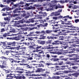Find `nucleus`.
Masks as SVG:
<instances>
[{
  "mask_svg": "<svg viewBox=\"0 0 79 79\" xmlns=\"http://www.w3.org/2000/svg\"><path fill=\"white\" fill-rule=\"evenodd\" d=\"M26 67H28L27 68H30V69H32V68L34 69L35 68V67L32 66H30L29 65H28L26 66Z\"/></svg>",
  "mask_w": 79,
  "mask_h": 79,
  "instance_id": "32",
  "label": "nucleus"
},
{
  "mask_svg": "<svg viewBox=\"0 0 79 79\" xmlns=\"http://www.w3.org/2000/svg\"><path fill=\"white\" fill-rule=\"evenodd\" d=\"M75 49H77V50H78L79 49V45H77L76 48H75Z\"/></svg>",
  "mask_w": 79,
  "mask_h": 79,
  "instance_id": "61",
  "label": "nucleus"
},
{
  "mask_svg": "<svg viewBox=\"0 0 79 79\" xmlns=\"http://www.w3.org/2000/svg\"><path fill=\"white\" fill-rule=\"evenodd\" d=\"M44 49H45V50L46 49H48L47 46H44V47L42 46V50H44Z\"/></svg>",
  "mask_w": 79,
  "mask_h": 79,
  "instance_id": "44",
  "label": "nucleus"
},
{
  "mask_svg": "<svg viewBox=\"0 0 79 79\" xmlns=\"http://www.w3.org/2000/svg\"><path fill=\"white\" fill-rule=\"evenodd\" d=\"M54 13L52 12V13L51 14V15L52 16H53V15H55V16H58V15H60V13H55V14H54Z\"/></svg>",
  "mask_w": 79,
  "mask_h": 79,
  "instance_id": "25",
  "label": "nucleus"
},
{
  "mask_svg": "<svg viewBox=\"0 0 79 79\" xmlns=\"http://www.w3.org/2000/svg\"><path fill=\"white\" fill-rule=\"evenodd\" d=\"M52 40H48V41L46 42V44H52Z\"/></svg>",
  "mask_w": 79,
  "mask_h": 79,
  "instance_id": "36",
  "label": "nucleus"
},
{
  "mask_svg": "<svg viewBox=\"0 0 79 79\" xmlns=\"http://www.w3.org/2000/svg\"><path fill=\"white\" fill-rule=\"evenodd\" d=\"M22 30H23V31H27V29H28V27H27L26 28H21Z\"/></svg>",
  "mask_w": 79,
  "mask_h": 79,
  "instance_id": "47",
  "label": "nucleus"
},
{
  "mask_svg": "<svg viewBox=\"0 0 79 79\" xmlns=\"http://www.w3.org/2000/svg\"><path fill=\"white\" fill-rule=\"evenodd\" d=\"M72 68L73 69H77L78 67H77V66H74Z\"/></svg>",
  "mask_w": 79,
  "mask_h": 79,
  "instance_id": "48",
  "label": "nucleus"
},
{
  "mask_svg": "<svg viewBox=\"0 0 79 79\" xmlns=\"http://www.w3.org/2000/svg\"><path fill=\"white\" fill-rule=\"evenodd\" d=\"M12 39L13 40H20L19 38L17 36L13 37Z\"/></svg>",
  "mask_w": 79,
  "mask_h": 79,
  "instance_id": "21",
  "label": "nucleus"
},
{
  "mask_svg": "<svg viewBox=\"0 0 79 79\" xmlns=\"http://www.w3.org/2000/svg\"><path fill=\"white\" fill-rule=\"evenodd\" d=\"M74 23V21L72 20V21H66L65 23V24L68 25H71L72 24V23Z\"/></svg>",
  "mask_w": 79,
  "mask_h": 79,
  "instance_id": "14",
  "label": "nucleus"
},
{
  "mask_svg": "<svg viewBox=\"0 0 79 79\" xmlns=\"http://www.w3.org/2000/svg\"><path fill=\"white\" fill-rule=\"evenodd\" d=\"M5 31V28H3L1 29V32H3Z\"/></svg>",
  "mask_w": 79,
  "mask_h": 79,
  "instance_id": "52",
  "label": "nucleus"
},
{
  "mask_svg": "<svg viewBox=\"0 0 79 79\" xmlns=\"http://www.w3.org/2000/svg\"><path fill=\"white\" fill-rule=\"evenodd\" d=\"M41 17V19H42V17H45V16H47V14L46 13H43L41 15H40Z\"/></svg>",
  "mask_w": 79,
  "mask_h": 79,
  "instance_id": "26",
  "label": "nucleus"
},
{
  "mask_svg": "<svg viewBox=\"0 0 79 79\" xmlns=\"http://www.w3.org/2000/svg\"><path fill=\"white\" fill-rule=\"evenodd\" d=\"M46 33L45 32V31H41V32H40V33L41 34H43L44 35H45V34Z\"/></svg>",
  "mask_w": 79,
  "mask_h": 79,
  "instance_id": "51",
  "label": "nucleus"
},
{
  "mask_svg": "<svg viewBox=\"0 0 79 79\" xmlns=\"http://www.w3.org/2000/svg\"><path fill=\"white\" fill-rule=\"evenodd\" d=\"M48 47V49H52V50H50V51L52 52V51H55V49H53L54 48H55V47H53V45L49 44Z\"/></svg>",
  "mask_w": 79,
  "mask_h": 79,
  "instance_id": "8",
  "label": "nucleus"
},
{
  "mask_svg": "<svg viewBox=\"0 0 79 79\" xmlns=\"http://www.w3.org/2000/svg\"><path fill=\"white\" fill-rule=\"evenodd\" d=\"M10 60V62H11V63L12 64H15V63H17V60H15L14 59L12 58H8Z\"/></svg>",
  "mask_w": 79,
  "mask_h": 79,
  "instance_id": "11",
  "label": "nucleus"
},
{
  "mask_svg": "<svg viewBox=\"0 0 79 79\" xmlns=\"http://www.w3.org/2000/svg\"><path fill=\"white\" fill-rule=\"evenodd\" d=\"M7 21L3 22L2 23L1 26L2 27H5V25L7 24H9V23H10V20H8Z\"/></svg>",
  "mask_w": 79,
  "mask_h": 79,
  "instance_id": "9",
  "label": "nucleus"
},
{
  "mask_svg": "<svg viewBox=\"0 0 79 79\" xmlns=\"http://www.w3.org/2000/svg\"><path fill=\"white\" fill-rule=\"evenodd\" d=\"M25 36L26 37H29L30 36H33V34L31 33L30 32L29 34L27 35H26Z\"/></svg>",
  "mask_w": 79,
  "mask_h": 79,
  "instance_id": "33",
  "label": "nucleus"
},
{
  "mask_svg": "<svg viewBox=\"0 0 79 79\" xmlns=\"http://www.w3.org/2000/svg\"><path fill=\"white\" fill-rule=\"evenodd\" d=\"M60 60V59L58 58H55L54 59V61H59Z\"/></svg>",
  "mask_w": 79,
  "mask_h": 79,
  "instance_id": "49",
  "label": "nucleus"
},
{
  "mask_svg": "<svg viewBox=\"0 0 79 79\" xmlns=\"http://www.w3.org/2000/svg\"><path fill=\"white\" fill-rule=\"evenodd\" d=\"M1 59H2V60H8V58L6 57H5L4 56H2L1 57Z\"/></svg>",
  "mask_w": 79,
  "mask_h": 79,
  "instance_id": "37",
  "label": "nucleus"
},
{
  "mask_svg": "<svg viewBox=\"0 0 79 79\" xmlns=\"http://www.w3.org/2000/svg\"><path fill=\"white\" fill-rule=\"evenodd\" d=\"M21 13V11H19V9H15V10L13 11V13Z\"/></svg>",
  "mask_w": 79,
  "mask_h": 79,
  "instance_id": "16",
  "label": "nucleus"
},
{
  "mask_svg": "<svg viewBox=\"0 0 79 79\" xmlns=\"http://www.w3.org/2000/svg\"><path fill=\"white\" fill-rule=\"evenodd\" d=\"M19 68H20V67H17V69L18 70H21V71H24V69H19Z\"/></svg>",
  "mask_w": 79,
  "mask_h": 79,
  "instance_id": "60",
  "label": "nucleus"
},
{
  "mask_svg": "<svg viewBox=\"0 0 79 79\" xmlns=\"http://www.w3.org/2000/svg\"><path fill=\"white\" fill-rule=\"evenodd\" d=\"M3 34L2 36L5 39H6V36H8V34L7 33H5L4 34Z\"/></svg>",
  "mask_w": 79,
  "mask_h": 79,
  "instance_id": "23",
  "label": "nucleus"
},
{
  "mask_svg": "<svg viewBox=\"0 0 79 79\" xmlns=\"http://www.w3.org/2000/svg\"><path fill=\"white\" fill-rule=\"evenodd\" d=\"M58 31H60V29H59V30H55L53 31V32H58Z\"/></svg>",
  "mask_w": 79,
  "mask_h": 79,
  "instance_id": "58",
  "label": "nucleus"
},
{
  "mask_svg": "<svg viewBox=\"0 0 79 79\" xmlns=\"http://www.w3.org/2000/svg\"><path fill=\"white\" fill-rule=\"evenodd\" d=\"M68 27H70L72 28L71 29V31H76L77 30H79V27H74L73 25H70V26H68Z\"/></svg>",
  "mask_w": 79,
  "mask_h": 79,
  "instance_id": "5",
  "label": "nucleus"
},
{
  "mask_svg": "<svg viewBox=\"0 0 79 79\" xmlns=\"http://www.w3.org/2000/svg\"><path fill=\"white\" fill-rule=\"evenodd\" d=\"M52 44V45H60V41L58 40L54 41Z\"/></svg>",
  "mask_w": 79,
  "mask_h": 79,
  "instance_id": "13",
  "label": "nucleus"
},
{
  "mask_svg": "<svg viewBox=\"0 0 79 79\" xmlns=\"http://www.w3.org/2000/svg\"><path fill=\"white\" fill-rule=\"evenodd\" d=\"M52 30H47L45 31V32L46 34H50L51 32H52Z\"/></svg>",
  "mask_w": 79,
  "mask_h": 79,
  "instance_id": "30",
  "label": "nucleus"
},
{
  "mask_svg": "<svg viewBox=\"0 0 79 79\" xmlns=\"http://www.w3.org/2000/svg\"><path fill=\"white\" fill-rule=\"evenodd\" d=\"M51 3H49L48 6V8L46 9L47 11L51 10V9L53 7L56 5V3H58V1L56 0H52L51 1Z\"/></svg>",
  "mask_w": 79,
  "mask_h": 79,
  "instance_id": "1",
  "label": "nucleus"
},
{
  "mask_svg": "<svg viewBox=\"0 0 79 79\" xmlns=\"http://www.w3.org/2000/svg\"><path fill=\"white\" fill-rule=\"evenodd\" d=\"M26 78V77L24 76H18L17 77V79H25Z\"/></svg>",
  "mask_w": 79,
  "mask_h": 79,
  "instance_id": "17",
  "label": "nucleus"
},
{
  "mask_svg": "<svg viewBox=\"0 0 79 79\" xmlns=\"http://www.w3.org/2000/svg\"><path fill=\"white\" fill-rule=\"evenodd\" d=\"M27 39L29 40H33V37H29Z\"/></svg>",
  "mask_w": 79,
  "mask_h": 79,
  "instance_id": "45",
  "label": "nucleus"
},
{
  "mask_svg": "<svg viewBox=\"0 0 79 79\" xmlns=\"http://www.w3.org/2000/svg\"><path fill=\"white\" fill-rule=\"evenodd\" d=\"M17 7H19V10H21V8L19 7V4H14L12 6V7L11 8H7V10L8 11H9V10H13V9H14V8H17Z\"/></svg>",
  "mask_w": 79,
  "mask_h": 79,
  "instance_id": "4",
  "label": "nucleus"
},
{
  "mask_svg": "<svg viewBox=\"0 0 79 79\" xmlns=\"http://www.w3.org/2000/svg\"><path fill=\"white\" fill-rule=\"evenodd\" d=\"M24 73H25V75L26 76H33V75H29L31 73H32L30 71H27L26 70H24Z\"/></svg>",
  "mask_w": 79,
  "mask_h": 79,
  "instance_id": "7",
  "label": "nucleus"
},
{
  "mask_svg": "<svg viewBox=\"0 0 79 79\" xmlns=\"http://www.w3.org/2000/svg\"><path fill=\"white\" fill-rule=\"evenodd\" d=\"M62 72V73H74V72H75V71L73 70L64 71Z\"/></svg>",
  "mask_w": 79,
  "mask_h": 79,
  "instance_id": "15",
  "label": "nucleus"
},
{
  "mask_svg": "<svg viewBox=\"0 0 79 79\" xmlns=\"http://www.w3.org/2000/svg\"><path fill=\"white\" fill-rule=\"evenodd\" d=\"M39 67H42V66H43V67H44V64H39Z\"/></svg>",
  "mask_w": 79,
  "mask_h": 79,
  "instance_id": "64",
  "label": "nucleus"
},
{
  "mask_svg": "<svg viewBox=\"0 0 79 79\" xmlns=\"http://www.w3.org/2000/svg\"><path fill=\"white\" fill-rule=\"evenodd\" d=\"M5 71L6 73H10V70H5Z\"/></svg>",
  "mask_w": 79,
  "mask_h": 79,
  "instance_id": "56",
  "label": "nucleus"
},
{
  "mask_svg": "<svg viewBox=\"0 0 79 79\" xmlns=\"http://www.w3.org/2000/svg\"><path fill=\"white\" fill-rule=\"evenodd\" d=\"M72 75L74 77H78V76L79 75V73H73L72 74Z\"/></svg>",
  "mask_w": 79,
  "mask_h": 79,
  "instance_id": "18",
  "label": "nucleus"
},
{
  "mask_svg": "<svg viewBox=\"0 0 79 79\" xmlns=\"http://www.w3.org/2000/svg\"><path fill=\"white\" fill-rule=\"evenodd\" d=\"M38 2L37 0H29V2Z\"/></svg>",
  "mask_w": 79,
  "mask_h": 79,
  "instance_id": "41",
  "label": "nucleus"
},
{
  "mask_svg": "<svg viewBox=\"0 0 79 79\" xmlns=\"http://www.w3.org/2000/svg\"><path fill=\"white\" fill-rule=\"evenodd\" d=\"M42 46H37L35 49L36 50H38L39 49H41L42 50Z\"/></svg>",
  "mask_w": 79,
  "mask_h": 79,
  "instance_id": "20",
  "label": "nucleus"
},
{
  "mask_svg": "<svg viewBox=\"0 0 79 79\" xmlns=\"http://www.w3.org/2000/svg\"><path fill=\"white\" fill-rule=\"evenodd\" d=\"M16 42L15 41H14L13 42H6L3 44V45L5 46H6V45H11V46H15L16 45Z\"/></svg>",
  "mask_w": 79,
  "mask_h": 79,
  "instance_id": "3",
  "label": "nucleus"
},
{
  "mask_svg": "<svg viewBox=\"0 0 79 79\" xmlns=\"http://www.w3.org/2000/svg\"><path fill=\"white\" fill-rule=\"evenodd\" d=\"M21 46L19 45L18 46H17L16 47H12L10 48L11 50H19L20 49V47Z\"/></svg>",
  "mask_w": 79,
  "mask_h": 79,
  "instance_id": "10",
  "label": "nucleus"
},
{
  "mask_svg": "<svg viewBox=\"0 0 79 79\" xmlns=\"http://www.w3.org/2000/svg\"><path fill=\"white\" fill-rule=\"evenodd\" d=\"M67 21V20H64V21L62 20H60V21L61 22V24H65V23H66V22L65 23V22H66Z\"/></svg>",
  "mask_w": 79,
  "mask_h": 79,
  "instance_id": "38",
  "label": "nucleus"
},
{
  "mask_svg": "<svg viewBox=\"0 0 79 79\" xmlns=\"http://www.w3.org/2000/svg\"><path fill=\"white\" fill-rule=\"evenodd\" d=\"M12 23H15V24H17V25H18L19 24H20V23H23L24 22V23H34V22H37L36 21H35V20H31L30 21H28V20H27L26 22L24 21H23V20H19V21H15H15L13 20L11 21Z\"/></svg>",
  "mask_w": 79,
  "mask_h": 79,
  "instance_id": "2",
  "label": "nucleus"
},
{
  "mask_svg": "<svg viewBox=\"0 0 79 79\" xmlns=\"http://www.w3.org/2000/svg\"><path fill=\"white\" fill-rule=\"evenodd\" d=\"M45 44V41H42L41 43V45H44Z\"/></svg>",
  "mask_w": 79,
  "mask_h": 79,
  "instance_id": "50",
  "label": "nucleus"
},
{
  "mask_svg": "<svg viewBox=\"0 0 79 79\" xmlns=\"http://www.w3.org/2000/svg\"><path fill=\"white\" fill-rule=\"evenodd\" d=\"M35 76H45L46 75H45V74L44 73L40 74H37L35 75Z\"/></svg>",
  "mask_w": 79,
  "mask_h": 79,
  "instance_id": "27",
  "label": "nucleus"
},
{
  "mask_svg": "<svg viewBox=\"0 0 79 79\" xmlns=\"http://www.w3.org/2000/svg\"><path fill=\"white\" fill-rule=\"evenodd\" d=\"M63 61H60L59 63V65H62V64H63Z\"/></svg>",
  "mask_w": 79,
  "mask_h": 79,
  "instance_id": "63",
  "label": "nucleus"
},
{
  "mask_svg": "<svg viewBox=\"0 0 79 79\" xmlns=\"http://www.w3.org/2000/svg\"><path fill=\"white\" fill-rule=\"evenodd\" d=\"M10 52V51H6L5 52L6 55H8V54H9V52Z\"/></svg>",
  "mask_w": 79,
  "mask_h": 79,
  "instance_id": "59",
  "label": "nucleus"
},
{
  "mask_svg": "<svg viewBox=\"0 0 79 79\" xmlns=\"http://www.w3.org/2000/svg\"><path fill=\"white\" fill-rule=\"evenodd\" d=\"M4 20H10V19H9V18L8 17H4Z\"/></svg>",
  "mask_w": 79,
  "mask_h": 79,
  "instance_id": "62",
  "label": "nucleus"
},
{
  "mask_svg": "<svg viewBox=\"0 0 79 79\" xmlns=\"http://www.w3.org/2000/svg\"><path fill=\"white\" fill-rule=\"evenodd\" d=\"M6 60H3L2 63V65H0V68H6V66H5L7 65V64H6Z\"/></svg>",
  "mask_w": 79,
  "mask_h": 79,
  "instance_id": "6",
  "label": "nucleus"
},
{
  "mask_svg": "<svg viewBox=\"0 0 79 79\" xmlns=\"http://www.w3.org/2000/svg\"><path fill=\"white\" fill-rule=\"evenodd\" d=\"M64 39V36H59V40H63Z\"/></svg>",
  "mask_w": 79,
  "mask_h": 79,
  "instance_id": "29",
  "label": "nucleus"
},
{
  "mask_svg": "<svg viewBox=\"0 0 79 79\" xmlns=\"http://www.w3.org/2000/svg\"><path fill=\"white\" fill-rule=\"evenodd\" d=\"M63 18H66V19H72V17H69V15H67L65 16H64L63 17Z\"/></svg>",
  "mask_w": 79,
  "mask_h": 79,
  "instance_id": "24",
  "label": "nucleus"
},
{
  "mask_svg": "<svg viewBox=\"0 0 79 79\" xmlns=\"http://www.w3.org/2000/svg\"><path fill=\"white\" fill-rule=\"evenodd\" d=\"M46 37V36L44 35H41L40 36V38L39 39L41 40V39H45Z\"/></svg>",
  "mask_w": 79,
  "mask_h": 79,
  "instance_id": "19",
  "label": "nucleus"
},
{
  "mask_svg": "<svg viewBox=\"0 0 79 79\" xmlns=\"http://www.w3.org/2000/svg\"><path fill=\"white\" fill-rule=\"evenodd\" d=\"M24 71H17V73H18L19 74H23V73H24Z\"/></svg>",
  "mask_w": 79,
  "mask_h": 79,
  "instance_id": "43",
  "label": "nucleus"
},
{
  "mask_svg": "<svg viewBox=\"0 0 79 79\" xmlns=\"http://www.w3.org/2000/svg\"><path fill=\"white\" fill-rule=\"evenodd\" d=\"M78 59H79V58H69V60H78Z\"/></svg>",
  "mask_w": 79,
  "mask_h": 79,
  "instance_id": "35",
  "label": "nucleus"
},
{
  "mask_svg": "<svg viewBox=\"0 0 79 79\" xmlns=\"http://www.w3.org/2000/svg\"><path fill=\"white\" fill-rule=\"evenodd\" d=\"M32 16H35V17H37L36 18L37 19H41L42 17L40 16V15H38V14H32Z\"/></svg>",
  "mask_w": 79,
  "mask_h": 79,
  "instance_id": "12",
  "label": "nucleus"
},
{
  "mask_svg": "<svg viewBox=\"0 0 79 79\" xmlns=\"http://www.w3.org/2000/svg\"><path fill=\"white\" fill-rule=\"evenodd\" d=\"M35 34H40V31H36L35 32Z\"/></svg>",
  "mask_w": 79,
  "mask_h": 79,
  "instance_id": "57",
  "label": "nucleus"
},
{
  "mask_svg": "<svg viewBox=\"0 0 79 79\" xmlns=\"http://www.w3.org/2000/svg\"><path fill=\"white\" fill-rule=\"evenodd\" d=\"M55 20H53L52 21V22H50V24H55V23H58V22H55Z\"/></svg>",
  "mask_w": 79,
  "mask_h": 79,
  "instance_id": "42",
  "label": "nucleus"
},
{
  "mask_svg": "<svg viewBox=\"0 0 79 79\" xmlns=\"http://www.w3.org/2000/svg\"><path fill=\"white\" fill-rule=\"evenodd\" d=\"M61 71H58L55 73H53V74L54 75H60V74H61Z\"/></svg>",
  "mask_w": 79,
  "mask_h": 79,
  "instance_id": "28",
  "label": "nucleus"
},
{
  "mask_svg": "<svg viewBox=\"0 0 79 79\" xmlns=\"http://www.w3.org/2000/svg\"><path fill=\"white\" fill-rule=\"evenodd\" d=\"M18 4H19V7L21 8V5H24V2L23 1H21L19 3H18Z\"/></svg>",
  "mask_w": 79,
  "mask_h": 79,
  "instance_id": "22",
  "label": "nucleus"
},
{
  "mask_svg": "<svg viewBox=\"0 0 79 79\" xmlns=\"http://www.w3.org/2000/svg\"><path fill=\"white\" fill-rule=\"evenodd\" d=\"M24 53H25L23 51H21L20 52V54L21 55H23V54H24Z\"/></svg>",
  "mask_w": 79,
  "mask_h": 79,
  "instance_id": "53",
  "label": "nucleus"
},
{
  "mask_svg": "<svg viewBox=\"0 0 79 79\" xmlns=\"http://www.w3.org/2000/svg\"><path fill=\"white\" fill-rule=\"evenodd\" d=\"M77 37H74L73 38V40H77Z\"/></svg>",
  "mask_w": 79,
  "mask_h": 79,
  "instance_id": "55",
  "label": "nucleus"
},
{
  "mask_svg": "<svg viewBox=\"0 0 79 79\" xmlns=\"http://www.w3.org/2000/svg\"><path fill=\"white\" fill-rule=\"evenodd\" d=\"M68 32H64L63 33V35H68Z\"/></svg>",
  "mask_w": 79,
  "mask_h": 79,
  "instance_id": "46",
  "label": "nucleus"
},
{
  "mask_svg": "<svg viewBox=\"0 0 79 79\" xmlns=\"http://www.w3.org/2000/svg\"><path fill=\"white\" fill-rule=\"evenodd\" d=\"M41 72V69H38L37 70L35 71V73H40Z\"/></svg>",
  "mask_w": 79,
  "mask_h": 79,
  "instance_id": "34",
  "label": "nucleus"
},
{
  "mask_svg": "<svg viewBox=\"0 0 79 79\" xmlns=\"http://www.w3.org/2000/svg\"><path fill=\"white\" fill-rule=\"evenodd\" d=\"M22 44L23 45H25L27 46H28L29 45H30V43H29V42H23Z\"/></svg>",
  "mask_w": 79,
  "mask_h": 79,
  "instance_id": "31",
  "label": "nucleus"
},
{
  "mask_svg": "<svg viewBox=\"0 0 79 79\" xmlns=\"http://www.w3.org/2000/svg\"><path fill=\"white\" fill-rule=\"evenodd\" d=\"M22 17H16L15 19H16L17 20H18V19H22Z\"/></svg>",
  "mask_w": 79,
  "mask_h": 79,
  "instance_id": "39",
  "label": "nucleus"
},
{
  "mask_svg": "<svg viewBox=\"0 0 79 79\" xmlns=\"http://www.w3.org/2000/svg\"><path fill=\"white\" fill-rule=\"evenodd\" d=\"M6 77H11V78H13V77H14L11 76L10 74H9L7 75Z\"/></svg>",
  "mask_w": 79,
  "mask_h": 79,
  "instance_id": "40",
  "label": "nucleus"
},
{
  "mask_svg": "<svg viewBox=\"0 0 79 79\" xmlns=\"http://www.w3.org/2000/svg\"><path fill=\"white\" fill-rule=\"evenodd\" d=\"M53 64L50 63H48L46 64V65H48V66H49L50 65H53Z\"/></svg>",
  "mask_w": 79,
  "mask_h": 79,
  "instance_id": "54",
  "label": "nucleus"
}]
</instances>
